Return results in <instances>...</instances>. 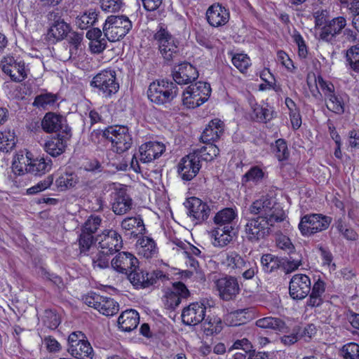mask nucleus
Here are the masks:
<instances>
[{
  "instance_id": "nucleus-49",
  "label": "nucleus",
  "mask_w": 359,
  "mask_h": 359,
  "mask_svg": "<svg viewBox=\"0 0 359 359\" xmlns=\"http://www.w3.org/2000/svg\"><path fill=\"white\" fill-rule=\"evenodd\" d=\"M273 151L279 161L287 160L290 156L286 141L283 139H278L275 142Z\"/></svg>"
},
{
  "instance_id": "nucleus-17",
  "label": "nucleus",
  "mask_w": 359,
  "mask_h": 359,
  "mask_svg": "<svg viewBox=\"0 0 359 359\" xmlns=\"http://www.w3.org/2000/svg\"><path fill=\"white\" fill-rule=\"evenodd\" d=\"M2 71L15 82H21L27 78L23 62H17L13 57H4L0 64Z\"/></svg>"
},
{
  "instance_id": "nucleus-7",
  "label": "nucleus",
  "mask_w": 359,
  "mask_h": 359,
  "mask_svg": "<svg viewBox=\"0 0 359 359\" xmlns=\"http://www.w3.org/2000/svg\"><path fill=\"white\" fill-rule=\"evenodd\" d=\"M90 86L96 88L104 97L110 98L119 90L116 72L104 69L97 73L90 82Z\"/></svg>"
},
{
  "instance_id": "nucleus-27",
  "label": "nucleus",
  "mask_w": 359,
  "mask_h": 359,
  "mask_svg": "<svg viewBox=\"0 0 359 359\" xmlns=\"http://www.w3.org/2000/svg\"><path fill=\"white\" fill-rule=\"evenodd\" d=\"M224 123L219 118L212 119L203 130L201 140L204 143L217 141L223 134Z\"/></svg>"
},
{
  "instance_id": "nucleus-26",
  "label": "nucleus",
  "mask_w": 359,
  "mask_h": 359,
  "mask_svg": "<svg viewBox=\"0 0 359 359\" xmlns=\"http://www.w3.org/2000/svg\"><path fill=\"white\" fill-rule=\"evenodd\" d=\"M165 147L158 142H149L140 147V161L142 163H149L159 158L164 152Z\"/></svg>"
},
{
  "instance_id": "nucleus-24",
  "label": "nucleus",
  "mask_w": 359,
  "mask_h": 359,
  "mask_svg": "<svg viewBox=\"0 0 359 359\" xmlns=\"http://www.w3.org/2000/svg\"><path fill=\"white\" fill-rule=\"evenodd\" d=\"M190 294L186 285L182 282L173 284V290L165 295L164 304L167 309L174 310L181 303L182 299L187 298Z\"/></svg>"
},
{
  "instance_id": "nucleus-1",
  "label": "nucleus",
  "mask_w": 359,
  "mask_h": 359,
  "mask_svg": "<svg viewBox=\"0 0 359 359\" xmlns=\"http://www.w3.org/2000/svg\"><path fill=\"white\" fill-rule=\"evenodd\" d=\"M248 210L250 215L262 217L272 224L282 222L285 218L280 205L271 197L262 196L256 200L250 205Z\"/></svg>"
},
{
  "instance_id": "nucleus-59",
  "label": "nucleus",
  "mask_w": 359,
  "mask_h": 359,
  "mask_svg": "<svg viewBox=\"0 0 359 359\" xmlns=\"http://www.w3.org/2000/svg\"><path fill=\"white\" fill-rule=\"evenodd\" d=\"M281 262V268L285 273H290L297 270L302 265L301 259H297L293 257L290 259L282 258Z\"/></svg>"
},
{
  "instance_id": "nucleus-38",
  "label": "nucleus",
  "mask_w": 359,
  "mask_h": 359,
  "mask_svg": "<svg viewBox=\"0 0 359 359\" xmlns=\"http://www.w3.org/2000/svg\"><path fill=\"white\" fill-rule=\"evenodd\" d=\"M121 228L132 233H142L145 230L144 222L140 215L125 218L121 224Z\"/></svg>"
},
{
  "instance_id": "nucleus-35",
  "label": "nucleus",
  "mask_w": 359,
  "mask_h": 359,
  "mask_svg": "<svg viewBox=\"0 0 359 359\" xmlns=\"http://www.w3.org/2000/svg\"><path fill=\"white\" fill-rule=\"evenodd\" d=\"M222 264L230 270H238L239 272L245 266V262L236 252H230L224 255Z\"/></svg>"
},
{
  "instance_id": "nucleus-45",
  "label": "nucleus",
  "mask_w": 359,
  "mask_h": 359,
  "mask_svg": "<svg viewBox=\"0 0 359 359\" xmlns=\"http://www.w3.org/2000/svg\"><path fill=\"white\" fill-rule=\"evenodd\" d=\"M57 100L55 94L46 93L35 97L33 106L43 109H48L49 107L55 104Z\"/></svg>"
},
{
  "instance_id": "nucleus-18",
  "label": "nucleus",
  "mask_w": 359,
  "mask_h": 359,
  "mask_svg": "<svg viewBox=\"0 0 359 359\" xmlns=\"http://www.w3.org/2000/svg\"><path fill=\"white\" fill-rule=\"evenodd\" d=\"M346 25V20L342 16L327 20V23L320 28L319 37L326 42H332L336 36L341 34Z\"/></svg>"
},
{
  "instance_id": "nucleus-28",
  "label": "nucleus",
  "mask_w": 359,
  "mask_h": 359,
  "mask_svg": "<svg viewBox=\"0 0 359 359\" xmlns=\"http://www.w3.org/2000/svg\"><path fill=\"white\" fill-rule=\"evenodd\" d=\"M71 137L66 134H58L56 137L51 138L44 144L45 151L53 157H57L65 152L67 147V141Z\"/></svg>"
},
{
  "instance_id": "nucleus-43",
  "label": "nucleus",
  "mask_w": 359,
  "mask_h": 359,
  "mask_svg": "<svg viewBox=\"0 0 359 359\" xmlns=\"http://www.w3.org/2000/svg\"><path fill=\"white\" fill-rule=\"evenodd\" d=\"M346 65L348 69L359 73V45L353 46L346 50Z\"/></svg>"
},
{
  "instance_id": "nucleus-33",
  "label": "nucleus",
  "mask_w": 359,
  "mask_h": 359,
  "mask_svg": "<svg viewBox=\"0 0 359 359\" xmlns=\"http://www.w3.org/2000/svg\"><path fill=\"white\" fill-rule=\"evenodd\" d=\"M256 325L264 329H271L276 332H286L288 330L285 322L280 318L268 316L256 321Z\"/></svg>"
},
{
  "instance_id": "nucleus-54",
  "label": "nucleus",
  "mask_w": 359,
  "mask_h": 359,
  "mask_svg": "<svg viewBox=\"0 0 359 359\" xmlns=\"http://www.w3.org/2000/svg\"><path fill=\"white\" fill-rule=\"evenodd\" d=\"M341 353L344 359H359V345L351 342L343 346Z\"/></svg>"
},
{
  "instance_id": "nucleus-19",
  "label": "nucleus",
  "mask_w": 359,
  "mask_h": 359,
  "mask_svg": "<svg viewBox=\"0 0 359 359\" xmlns=\"http://www.w3.org/2000/svg\"><path fill=\"white\" fill-rule=\"evenodd\" d=\"M215 285L220 298L224 301L233 299L240 291L237 279L232 276L217 279Z\"/></svg>"
},
{
  "instance_id": "nucleus-46",
  "label": "nucleus",
  "mask_w": 359,
  "mask_h": 359,
  "mask_svg": "<svg viewBox=\"0 0 359 359\" xmlns=\"http://www.w3.org/2000/svg\"><path fill=\"white\" fill-rule=\"evenodd\" d=\"M15 145V137L14 133L11 130L0 132V151L8 152Z\"/></svg>"
},
{
  "instance_id": "nucleus-10",
  "label": "nucleus",
  "mask_w": 359,
  "mask_h": 359,
  "mask_svg": "<svg viewBox=\"0 0 359 359\" xmlns=\"http://www.w3.org/2000/svg\"><path fill=\"white\" fill-rule=\"evenodd\" d=\"M128 279L131 284L137 289L149 287L156 283L158 279L165 278V275L161 271H154L149 273L143 269H140L139 266L135 267L127 275Z\"/></svg>"
},
{
  "instance_id": "nucleus-3",
  "label": "nucleus",
  "mask_w": 359,
  "mask_h": 359,
  "mask_svg": "<svg viewBox=\"0 0 359 359\" xmlns=\"http://www.w3.org/2000/svg\"><path fill=\"white\" fill-rule=\"evenodd\" d=\"M244 228V237L252 243H257L266 238L271 232L273 224L262 217L248 215L242 219Z\"/></svg>"
},
{
  "instance_id": "nucleus-44",
  "label": "nucleus",
  "mask_w": 359,
  "mask_h": 359,
  "mask_svg": "<svg viewBox=\"0 0 359 359\" xmlns=\"http://www.w3.org/2000/svg\"><path fill=\"white\" fill-rule=\"evenodd\" d=\"M139 254L145 258H151L157 252L154 241L149 237H143L140 240Z\"/></svg>"
},
{
  "instance_id": "nucleus-31",
  "label": "nucleus",
  "mask_w": 359,
  "mask_h": 359,
  "mask_svg": "<svg viewBox=\"0 0 359 359\" xmlns=\"http://www.w3.org/2000/svg\"><path fill=\"white\" fill-rule=\"evenodd\" d=\"M52 161L49 158H41L32 160L26 167V172L31 173L34 175H41L49 171L52 168Z\"/></svg>"
},
{
  "instance_id": "nucleus-57",
  "label": "nucleus",
  "mask_w": 359,
  "mask_h": 359,
  "mask_svg": "<svg viewBox=\"0 0 359 359\" xmlns=\"http://www.w3.org/2000/svg\"><path fill=\"white\" fill-rule=\"evenodd\" d=\"M233 65L241 72L246 70L250 65V60L244 54H236L232 57Z\"/></svg>"
},
{
  "instance_id": "nucleus-61",
  "label": "nucleus",
  "mask_w": 359,
  "mask_h": 359,
  "mask_svg": "<svg viewBox=\"0 0 359 359\" xmlns=\"http://www.w3.org/2000/svg\"><path fill=\"white\" fill-rule=\"evenodd\" d=\"M43 323L48 328L54 330L57 327L60 321L55 313L51 310H46Z\"/></svg>"
},
{
  "instance_id": "nucleus-9",
  "label": "nucleus",
  "mask_w": 359,
  "mask_h": 359,
  "mask_svg": "<svg viewBox=\"0 0 359 359\" xmlns=\"http://www.w3.org/2000/svg\"><path fill=\"white\" fill-rule=\"evenodd\" d=\"M332 221V217L317 213H311L301 217L298 225L303 236H309L326 230Z\"/></svg>"
},
{
  "instance_id": "nucleus-64",
  "label": "nucleus",
  "mask_w": 359,
  "mask_h": 359,
  "mask_svg": "<svg viewBox=\"0 0 359 359\" xmlns=\"http://www.w3.org/2000/svg\"><path fill=\"white\" fill-rule=\"evenodd\" d=\"M233 359H270L269 355L264 352H257L255 351L250 352L248 356H245L243 353H235Z\"/></svg>"
},
{
  "instance_id": "nucleus-23",
  "label": "nucleus",
  "mask_w": 359,
  "mask_h": 359,
  "mask_svg": "<svg viewBox=\"0 0 359 359\" xmlns=\"http://www.w3.org/2000/svg\"><path fill=\"white\" fill-rule=\"evenodd\" d=\"M229 11L220 4L210 6L206 11V20L213 27H219L226 25L229 20Z\"/></svg>"
},
{
  "instance_id": "nucleus-51",
  "label": "nucleus",
  "mask_w": 359,
  "mask_h": 359,
  "mask_svg": "<svg viewBox=\"0 0 359 359\" xmlns=\"http://www.w3.org/2000/svg\"><path fill=\"white\" fill-rule=\"evenodd\" d=\"M111 254L105 253L100 250L95 255L92 256V262L94 268L106 269L109 266V256Z\"/></svg>"
},
{
  "instance_id": "nucleus-12",
  "label": "nucleus",
  "mask_w": 359,
  "mask_h": 359,
  "mask_svg": "<svg viewBox=\"0 0 359 359\" xmlns=\"http://www.w3.org/2000/svg\"><path fill=\"white\" fill-rule=\"evenodd\" d=\"M100 250L105 253L114 254L119 251L123 246L121 236L114 229H107L96 237Z\"/></svg>"
},
{
  "instance_id": "nucleus-55",
  "label": "nucleus",
  "mask_w": 359,
  "mask_h": 359,
  "mask_svg": "<svg viewBox=\"0 0 359 359\" xmlns=\"http://www.w3.org/2000/svg\"><path fill=\"white\" fill-rule=\"evenodd\" d=\"M231 349H239L240 351L236 353H243L245 356H248V353L252 351V345L248 339L243 338L234 341Z\"/></svg>"
},
{
  "instance_id": "nucleus-15",
  "label": "nucleus",
  "mask_w": 359,
  "mask_h": 359,
  "mask_svg": "<svg viewBox=\"0 0 359 359\" xmlns=\"http://www.w3.org/2000/svg\"><path fill=\"white\" fill-rule=\"evenodd\" d=\"M201 165L196 156L191 153L183 157L178 163L177 172L184 181H190L198 173Z\"/></svg>"
},
{
  "instance_id": "nucleus-22",
  "label": "nucleus",
  "mask_w": 359,
  "mask_h": 359,
  "mask_svg": "<svg viewBox=\"0 0 359 359\" xmlns=\"http://www.w3.org/2000/svg\"><path fill=\"white\" fill-rule=\"evenodd\" d=\"M139 264L138 259L131 253L127 252H119L111 260V267L121 273L128 275Z\"/></svg>"
},
{
  "instance_id": "nucleus-30",
  "label": "nucleus",
  "mask_w": 359,
  "mask_h": 359,
  "mask_svg": "<svg viewBox=\"0 0 359 359\" xmlns=\"http://www.w3.org/2000/svg\"><path fill=\"white\" fill-rule=\"evenodd\" d=\"M233 226L216 227L212 231V236L215 238L214 245L217 247H224L227 245L235 236Z\"/></svg>"
},
{
  "instance_id": "nucleus-25",
  "label": "nucleus",
  "mask_w": 359,
  "mask_h": 359,
  "mask_svg": "<svg viewBox=\"0 0 359 359\" xmlns=\"http://www.w3.org/2000/svg\"><path fill=\"white\" fill-rule=\"evenodd\" d=\"M114 200L111 203V209L116 215H123L128 212L133 208V200L123 189H115Z\"/></svg>"
},
{
  "instance_id": "nucleus-21",
  "label": "nucleus",
  "mask_w": 359,
  "mask_h": 359,
  "mask_svg": "<svg viewBox=\"0 0 359 359\" xmlns=\"http://www.w3.org/2000/svg\"><path fill=\"white\" fill-rule=\"evenodd\" d=\"M206 307L202 303L195 302L184 308L182 313V320L187 325H196L205 320Z\"/></svg>"
},
{
  "instance_id": "nucleus-5",
  "label": "nucleus",
  "mask_w": 359,
  "mask_h": 359,
  "mask_svg": "<svg viewBox=\"0 0 359 359\" xmlns=\"http://www.w3.org/2000/svg\"><path fill=\"white\" fill-rule=\"evenodd\" d=\"M132 27V22L127 16L111 15L107 18L102 29L107 39L115 42L123 39Z\"/></svg>"
},
{
  "instance_id": "nucleus-29",
  "label": "nucleus",
  "mask_w": 359,
  "mask_h": 359,
  "mask_svg": "<svg viewBox=\"0 0 359 359\" xmlns=\"http://www.w3.org/2000/svg\"><path fill=\"white\" fill-rule=\"evenodd\" d=\"M140 322L139 313L134 309L123 311L118 318L119 328L124 332L135 329Z\"/></svg>"
},
{
  "instance_id": "nucleus-6",
  "label": "nucleus",
  "mask_w": 359,
  "mask_h": 359,
  "mask_svg": "<svg viewBox=\"0 0 359 359\" xmlns=\"http://www.w3.org/2000/svg\"><path fill=\"white\" fill-rule=\"evenodd\" d=\"M210 94V85L206 82L199 81L194 85L189 86L183 92L182 103L187 108L194 109L205 102Z\"/></svg>"
},
{
  "instance_id": "nucleus-63",
  "label": "nucleus",
  "mask_w": 359,
  "mask_h": 359,
  "mask_svg": "<svg viewBox=\"0 0 359 359\" xmlns=\"http://www.w3.org/2000/svg\"><path fill=\"white\" fill-rule=\"evenodd\" d=\"M292 38L294 41L298 46L299 56L302 58H306L308 54V51L303 37L299 32H296L293 34Z\"/></svg>"
},
{
  "instance_id": "nucleus-36",
  "label": "nucleus",
  "mask_w": 359,
  "mask_h": 359,
  "mask_svg": "<svg viewBox=\"0 0 359 359\" xmlns=\"http://www.w3.org/2000/svg\"><path fill=\"white\" fill-rule=\"evenodd\" d=\"M201 149H195L191 154L196 156L200 161H211L219 154V148L214 144L208 142Z\"/></svg>"
},
{
  "instance_id": "nucleus-48",
  "label": "nucleus",
  "mask_w": 359,
  "mask_h": 359,
  "mask_svg": "<svg viewBox=\"0 0 359 359\" xmlns=\"http://www.w3.org/2000/svg\"><path fill=\"white\" fill-rule=\"evenodd\" d=\"M77 182L76 176L73 173H65L55 181V185L60 191L73 187Z\"/></svg>"
},
{
  "instance_id": "nucleus-4",
  "label": "nucleus",
  "mask_w": 359,
  "mask_h": 359,
  "mask_svg": "<svg viewBox=\"0 0 359 359\" xmlns=\"http://www.w3.org/2000/svg\"><path fill=\"white\" fill-rule=\"evenodd\" d=\"M179 88L172 81L162 79L150 83L147 90L149 100L158 105L171 102L177 95Z\"/></svg>"
},
{
  "instance_id": "nucleus-53",
  "label": "nucleus",
  "mask_w": 359,
  "mask_h": 359,
  "mask_svg": "<svg viewBox=\"0 0 359 359\" xmlns=\"http://www.w3.org/2000/svg\"><path fill=\"white\" fill-rule=\"evenodd\" d=\"M102 223V218L100 216L91 215L85 222L81 230L94 234L99 229Z\"/></svg>"
},
{
  "instance_id": "nucleus-39",
  "label": "nucleus",
  "mask_w": 359,
  "mask_h": 359,
  "mask_svg": "<svg viewBox=\"0 0 359 359\" xmlns=\"http://www.w3.org/2000/svg\"><path fill=\"white\" fill-rule=\"evenodd\" d=\"M100 304H97V310L106 316H111L118 313L119 310L118 304L113 299L102 296Z\"/></svg>"
},
{
  "instance_id": "nucleus-34",
  "label": "nucleus",
  "mask_w": 359,
  "mask_h": 359,
  "mask_svg": "<svg viewBox=\"0 0 359 359\" xmlns=\"http://www.w3.org/2000/svg\"><path fill=\"white\" fill-rule=\"evenodd\" d=\"M98 12L95 9L90 8L85 11L76 18L75 23L81 29H86L95 25L97 20Z\"/></svg>"
},
{
  "instance_id": "nucleus-47",
  "label": "nucleus",
  "mask_w": 359,
  "mask_h": 359,
  "mask_svg": "<svg viewBox=\"0 0 359 359\" xmlns=\"http://www.w3.org/2000/svg\"><path fill=\"white\" fill-rule=\"evenodd\" d=\"M327 108L338 114H341L344 111V104L341 97L337 95L335 93L325 99Z\"/></svg>"
},
{
  "instance_id": "nucleus-2",
  "label": "nucleus",
  "mask_w": 359,
  "mask_h": 359,
  "mask_svg": "<svg viewBox=\"0 0 359 359\" xmlns=\"http://www.w3.org/2000/svg\"><path fill=\"white\" fill-rule=\"evenodd\" d=\"M153 39L165 62L167 64L171 63L179 52L178 41L163 23L158 25Z\"/></svg>"
},
{
  "instance_id": "nucleus-20",
  "label": "nucleus",
  "mask_w": 359,
  "mask_h": 359,
  "mask_svg": "<svg viewBox=\"0 0 359 359\" xmlns=\"http://www.w3.org/2000/svg\"><path fill=\"white\" fill-rule=\"evenodd\" d=\"M172 76L176 85H187L198 79V72L190 63L183 62L175 67L172 71Z\"/></svg>"
},
{
  "instance_id": "nucleus-14",
  "label": "nucleus",
  "mask_w": 359,
  "mask_h": 359,
  "mask_svg": "<svg viewBox=\"0 0 359 359\" xmlns=\"http://www.w3.org/2000/svg\"><path fill=\"white\" fill-rule=\"evenodd\" d=\"M184 205L188 210V215L196 224L206 220L211 211L206 203L196 197L188 198L184 203Z\"/></svg>"
},
{
  "instance_id": "nucleus-58",
  "label": "nucleus",
  "mask_w": 359,
  "mask_h": 359,
  "mask_svg": "<svg viewBox=\"0 0 359 359\" xmlns=\"http://www.w3.org/2000/svg\"><path fill=\"white\" fill-rule=\"evenodd\" d=\"M53 182V175H48L47 177H46L43 180L39 182L36 185L29 188L27 190V193L28 194H35L40 191H42L47 188H48Z\"/></svg>"
},
{
  "instance_id": "nucleus-62",
  "label": "nucleus",
  "mask_w": 359,
  "mask_h": 359,
  "mask_svg": "<svg viewBox=\"0 0 359 359\" xmlns=\"http://www.w3.org/2000/svg\"><path fill=\"white\" fill-rule=\"evenodd\" d=\"M196 40L197 43L208 50L214 48L213 38L210 37L203 32H198L196 34Z\"/></svg>"
},
{
  "instance_id": "nucleus-8",
  "label": "nucleus",
  "mask_w": 359,
  "mask_h": 359,
  "mask_svg": "<svg viewBox=\"0 0 359 359\" xmlns=\"http://www.w3.org/2000/svg\"><path fill=\"white\" fill-rule=\"evenodd\" d=\"M102 137L111 142L116 152L118 154L128 150L133 144L128 128L123 126L107 128L102 133Z\"/></svg>"
},
{
  "instance_id": "nucleus-60",
  "label": "nucleus",
  "mask_w": 359,
  "mask_h": 359,
  "mask_svg": "<svg viewBox=\"0 0 359 359\" xmlns=\"http://www.w3.org/2000/svg\"><path fill=\"white\" fill-rule=\"evenodd\" d=\"M315 82L318 83V87L319 86L322 90L325 99L334 93V85L330 82L325 81L321 76L315 77Z\"/></svg>"
},
{
  "instance_id": "nucleus-42",
  "label": "nucleus",
  "mask_w": 359,
  "mask_h": 359,
  "mask_svg": "<svg viewBox=\"0 0 359 359\" xmlns=\"http://www.w3.org/2000/svg\"><path fill=\"white\" fill-rule=\"evenodd\" d=\"M265 177V172L259 166H252L250 170L243 176L242 183L246 184L248 182L257 185L261 183Z\"/></svg>"
},
{
  "instance_id": "nucleus-32",
  "label": "nucleus",
  "mask_w": 359,
  "mask_h": 359,
  "mask_svg": "<svg viewBox=\"0 0 359 359\" xmlns=\"http://www.w3.org/2000/svg\"><path fill=\"white\" fill-rule=\"evenodd\" d=\"M67 351L77 359H92L93 355V348L90 343L85 339L80 343L69 346Z\"/></svg>"
},
{
  "instance_id": "nucleus-56",
  "label": "nucleus",
  "mask_w": 359,
  "mask_h": 359,
  "mask_svg": "<svg viewBox=\"0 0 359 359\" xmlns=\"http://www.w3.org/2000/svg\"><path fill=\"white\" fill-rule=\"evenodd\" d=\"M123 6V0H100L101 8L106 12H117L121 10Z\"/></svg>"
},
{
  "instance_id": "nucleus-40",
  "label": "nucleus",
  "mask_w": 359,
  "mask_h": 359,
  "mask_svg": "<svg viewBox=\"0 0 359 359\" xmlns=\"http://www.w3.org/2000/svg\"><path fill=\"white\" fill-rule=\"evenodd\" d=\"M281 257L272 254H264L261 257V264L263 271L270 273L281 268Z\"/></svg>"
},
{
  "instance_id": "nucleus-50",
  "label": "nucleus",
  "mask_w": 359,
  "mask_h": 359,
  "mask_svg": "<svg viewBox=\"0 0 359 359\" xmlns=\"http://www.w3.org/2000/svg\"><path fill=\"white\" fill-rule=\"evenodd\" d=\"M95 241L96 238L95 239L93 234L81 230V233L79 238V245L81 252L85 253L88 251Z\"/></svg>"
},
{
  "instance_id": "nucleus-16",
  "label": "nucleus",
  "mask_w": 359,
  "mask_h": 359,
  "mask_svg": "<svg viewBox=\"0 0 359 359\" xmlns=\"http://www.w3.org/2000/svg\"><path fill=\"white\" fill-rule=\"evenodd\" d=\"M65 118L53 112H48L41 120V128L48 133H55L62 130L63 134L69 135L70 128L66 123Z\"/></svg>"
},
{
  "instance_id": "nucleus-52",
  "label": "nucleus",
  "mask_w": 359,
  "mask_h": 359,
  "mask_svg": "<svg viewBox=\"0 0 359 359\" xmlns=\"http://www.w3.org/2000/svg\"><path fill=\"white\" fill-rule=\"evenodd\" d=\"M29 161V158L27 156H24L22 154L17 155V156L15 157L12 165V169L15 174H18L19 175H23L25 171L26 172V167Z\"/></svg>"
},
{
  "instance_id": "nucleus-13",
  "label": "nucleus",
  "mask_w": 359,
  "mask_h": 359,
  "mask_svg": "<svg viewBox=\"0 0 359 359\" xmlns=\"http://www.w3.org/2000/svg\"><path fill=\"white\" fill-rule=\"evenodd\" d=\"M311 280L308 276L302 273L294 275L290 281V296L295 300L304 299L311 290Z\"/></svg>"
},
{
  "instance_id": "nucleus-11",
  "label": "nucleus",
  "mask_w": 359,
  "mask_h": 359,
  "mask_svg": "<svg viewBox=\"0 0 359 359\" xmlns=\"http://www.w3.org/2000/svg\"><path fill=\"white\" fill-rule=\"evenodd\" d=\"M47 18L50 26L47 33L49 40L61 41L70 32V25L65 22L59 12H49Z\"/></svg>"
},
{
  "instance_id": "nucleus-37",
  "label": "nucleus",
  "mask_w": 359,
  "mask_h": 359,
  "mask_svg": "<svg viewBox=\"0 0 359 359\" xmlns=\"http://www.w3.org/2000/svg\"><path fill=\"white\" fill-rule=\"evenodd\" d=\"M236 210L231 208H226L219 211L214 217V222L217 227L233 226L232 222L236 217Z\"/></svg>"
},
{
  "instance_id": "nucleus-41",
  "label": "nucleus",
  "mask_w": 359,
  "mask_h": 359,
  "mask_svg": "<svg viewBox=\"0 0 359 359\" xmlns=\"http://www.w3.org/2000/svg\"><path fill=\"white\" fill-rule=\"evenodd\" d=\"M204 320V332L206 335L218 334L222 330L223 323L218 316L208 314Z\"/></svg>"
}]
</instances>
